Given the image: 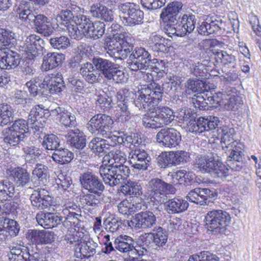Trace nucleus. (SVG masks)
<instances>
[{
  "label": "nucleus",
  "instance_id": "1",
  "mask_svg": "<svg viewBox=\"0 0 261 261\" xmlns=\"http://www.w3.org/2000/svg\"><path fill=\"white\" fill-rule=\"evenodd\" d=\"M218 135L221 138L222 147L212 156H197L193 164V169L203 173H209L218 177H226L228 168L221 161L225 160L227 165L232 170H240L245 165L243 161L244 145L233 140L234 129L223 126L218 129Z\"/></svg>",
  "mask_w": 261,
  "mask_h": 261
},
{
  "label": "nucleus",
  "instance_id": "2",
  "mask_svg": "<svg viewBox=\"0 0 261 261\" xmlns=\"http://www.w3.org/2000/svg\"><path fill=\"white\" fill-rule=\"evenodd\" d=\"M163 93L162 87L154 82L144 86L136 93L134 103L139 110H155L143 118L145 127L160 128L169 124L174 120V113L171 109L166 106L156 107L162 101Z\"/></svg>",
  "mask_w": 261,
  "mask_h": 261
},
{
  "label": "nucleus",
  "instance_id": "3",
  "mask_svg": "<svg viewBox=\"0 0 261 261\" xmlns=\"http://www.w3.org/2000/svg\"><path fill=\"white\" fill-rule=\"evenodd\" d=\"M112 118L106 114H98L93 116L87 124L88 130L92 134L111 139L114 143H120L118 137L113 134Z\"/></svg>",
  "mask_w": 261,
  "mask_h": 261
},
{
  "label": "nucleus",
  "instance_id": "4",
  "mask_svg": "<svg viewBox=\"0 0 261 261\" xmlns=\"http://www.w3.org/2000/svg\"><path fill=\"white\" fill-rule=\"evenodd\" d=\"M231 219L230 214L225 211H210L204 217V226L213 234H225Z\"/></svg>",
  "mask_w": 261,
  "mask_h": 261
},
{
  "label": "nucleus",
  "instance_id": "5",
  "mask_svg": "<svg viewBox=\"0 0 261 261\" xmlns=\"http://www.w3.org/2000/svg\"><path fill=\"white\" fill-rule=\"evenodd\" d=\"M113 38L107 41L106 49L110 57L115 59L126 58L130 51L127 48L131 38L126 33H113Z\"/></svg>",
  "mask_w": 261,
  "mask_h": 261
},
{
  "label": "nucleus",
  "instance_id": "6",
  "mask_svg": "<svg viewBox=\"0 0 261 261\" xmlns=\"http://www.w3.org/2000/svg\"><path fill=\"white\" fill-rule=\"evenodd\" d=\"M28 122L23 119L14 121L12 125L2 132L5 143L14 146L23 141L29 134Z\"/></svg>",
  "mask_w": 261,
  "mask_h": 261
},
{
  "label": "nucleus",
  "instance_id": "7",
  "mask_svg": "<svg viewBox=\"0 0 261 261\" xmlns=\"http://www.w3.org/2000/svg\"><path fill=\"white\" fill-rule=\"evenodd\" d=\"M99 172L105 184L114 187L122 184L128 176L130 170L127 166L118 168L117 166H109L102 164L99 169Z\"/></svg>",
  "mask_w": 261,
  "mask_h": 261
},
{
  "label": "nucleus",
  "instance_id": "8",
  "mask_svg": "<svg viewBox=\"0 0 261 261\" xmlns=\"http://www.w3.org/2000/svg\"><path fill=\"white\" fill-rule=\"evenodd\" d=\"M148 197L156 204L164 203L167 199L166 195L174 191V188L163 180L154 177L149 180L146 185Z\"/></svg>",
  "mask_w": 261,
  "mask_h": 261
},
{
  "label": "nucleus",
  "instance_id": "9",
  "mask_svg": "<svg viewBox=\"0 0 261 261\" xmlns=\"http://www.w3.org/2000/svg\"><path fill=\"white\" fill-rule=\"evenodd\" d=\"M118 9L125 25L132 27L142 23L144 13L139 6L133 3H126L119 5Z\"/></svg>",
  "mask_w": 261,
  "mask_h": 261
},
{
  "label": "nucleus",
  "instance_id": "10",
  "mask_svg": "<svg viewBox=\"0 0 261 261\" xmlns=\"http://www.w3.org/2000/svg\"><path fill=\"white\" fill-rule=\"evenodd\" d=\"M151 56L148 51L142 47L136 48L130 54L127 61L128 68L133 71L147 70Z\"/></svg>",
  "mask_w": 261,
  "mask_h": 261
},
{
  "label": "nucleus",
  "instance_id": "11",
  "mask_svg": "<svg viewBox=\"0 0 261 261\" xmlns=\"http://www.w3.org/2000/svg\"><path fill=\"white\" fill-rule=\"evenodd\" d=\"M92 24L89 17L79 14L75 16L74 24L67 25L68 34L72 38L80 40L86 36Z\"/></svg>",
  "mask_w": 261,
  "mask_h": 261
},
{
  "label": "nucleus",
  "instance_id": "12",
  "mask_svg": "<svg viewBox=\"0 0 261 261\" xmlns=\"http://www.w3.org/2000/svg\"><path fill=\"white\" fill-rule=\"evenodd\" d=\"M176 28L172 30V33L177 36H184L187 33H190L195 28L196 23V16L194 12L191 10L181 14L178 17Z\"/></svg>",
  "mask_w": 261,
  "mask_h": 261
},
{
  "label": "nucleus",
  "instance_id": "13",
  "mask_svg": "<svg viewBox=\"0 0 261 261\" xmlns=\"http://www.w3.org/2000/svg\"><path fill=\"white\" fill-rule=\"evenodd\" d=\"M43 41L41 38L34 34L28 37L24 43L23 47L26 53V59L31 62L35 61L42 54Z\"/></svg>",
  "mask_w": 261,
  "mask_h": 261
},
{
  "label": "nucleus",
  "instance_id": "14",
  "mask_svg": "<svg viewBox=\"0 0 261 261\" xmlns=\"http://www.w3.org/2000/svg\"><path fill=\"white\" fill-rule=\"evenodd\" d=\"M157 141L166 147L176 146L181 140V135L175 129L170 127L163 128L156 136Z\"/></svg>",
  "mask_w": 261,
  "mask_h": 261
},
{
  "label": "nucleus",
  "instance_id": "15",
  "mask_svg": "<svg viewBox=\"0 0 261 261\" xmlns=\"http://www.w3.org/2000/svg\"><path fill=\"white\" fill-rule=\"evenodd\" d=\"M42 87L48 90L50 94L61 92L65 87V84L61 73L54 71L50 75L45 76L42 83Z\"/></svg>",
  "mask_w": 261,
  "mask_h": 261
},
{
  "label": "nucleus",
  "instance_id": "16",
  "mask_svg": "<svg viewBox=\"0 0 261 261\" xmlns=\"http://www.w3.org/2000/svg\"><path fill=\"white\" fill-rule=\"evenodd\" d=\"M116 96L118 108L116 114V120L119 122L127 124L131 118L129 107L132 105V101L126 98L120 92H117Z\"/></svg>",
  "mask_w": 261,
  "mask_h": 261
},
{
  "label": "nucleus",
  "instance_id": "17",
  "mask_svg": "<svg viewBox=\"0 0 261 261\" xmlns=\"http://www.w3.org/2000/svg\"><path fill=\"white\" fill-rule=\"evenodd\" d=\"M30 199L33 206L37 210H43L51 206L53 203L52 197L48 191L44 189L34 190Z\"/></svg>",
  "mask_w": 261,
  "mask_h": 261
},
{
  "label": "nucleus",
  "instance_id": "18",
  "mask_svg": "<svg viewBox=\"0 0 261 261\" xmlns=\"http://www.w3.org/2000/svg\"><path fill=\"white\" fill-rule=\"evenodd\" d=\"M130 164L134 168L139 170L147 169L151 160L147 152L143 149H132L129 155Z\"/></svg>",
  "mask_w": 261,
  "mask_h": 261
},
{
  "label": "nucleus",
  "instance_id": "19",
  "mask_svg": "<svg viewBox=\"0 0 261 261\" xmlns=\"http://www.w3.org/2000/svg\"><path fill=\"white\" fill-rule=\"evenodd\" d=\"M66 240L71 244L75 243L77 245L75 249L74 255L77 258L81 259L89 258L95 253V245L91 242H84L81 243H76L75 238L72 236L66 237Z\"/></svg>",
  "mask_w": 261,
  "mask_h": 261
},
{
  "label": "nucleus",
  "instance_id": "20",
  "mask_svg": "<svg viewBox=\"0 0 261 261\" xmlns=\"http://www.w3.org/2000/svg\"><path fill=\"white\" fill-rule=\"evenodd\" d=\"M156 221L155 215L152 212L146 211L135 214L131 222L136 228L146 229L153 227Z\"/></svg>",
  "mask_w": 261,
  "mask_h": 261
},
{
  "label": "nucleus",
  "instance_id": "21",
  "mask_svg": "<svg viewBox=\"0 0 261 261\" xmlns=\"http://www.w3.org/2000/svg\"><path fill=\"white\" fill-rule=\"evenodd\" d=\"M182 7V4L180 2H172L163 10L160 17L170 25H177L179 17L178 14Z\"/></svg>",
  "mask_w": 261,
  "mask_h": 261
},
{
  "label": "nucleus",
  "instance_id": "22",
  "mask_svg": "<svg viewBox=\"0 0 261 261\" xmlns=\"http://www.w3.org/2000/svg\"><path fill=\"white\" fill-rule=\"evenodd\" d=\"M83 188L88 192L103 191L105 186L99 178L91 172L83 173L80 179Z\"/></svg>",
  "mask_w": 261,
  "mask_h": 261
},
{
  "label": "nucleus",
  "instance_id": "23",
  "mask_svg": "<svg viewBox=\"0 0 261 261\" xmlns=\"http://www.w3.org/2000/svg\"><path fill=\"white\" fill-rule=\"evenodd\" d=\"M20 58L19 54L5 48L0 50V68L1 69H10L17 67L20 63Z\"/></svg>",
  "mask_w": 261,
  "mask_h": 261
},
{
  "label": "nucleus",
  "instance_id": "24",
  "mask_svg": "<svg viewBox=\"0 0 261 261\" xmlns=\"http://www.w3.org/2000/svg\"><path fill=\"white\" fill-rule=\"evenodd\" d=\"M65 137L67 143L72 147L82 150L86 146V136L78 128L70 130Z\"/></svg>",
  "mask_w": 261,
  "mask_h": 261
},
{
  "label": "nucleus",
  "instance_id": "25",
  "mask_svg": "<svg viewBox=\"0 0 261 261\" xmlns=\"http://www.w3.org/2000/svg\"><path fill=\"white\" fill-rule=\"evenodd\" d=\"M126 161L125 153L119 150H112L106 154L103 158L102 164L109 166H117L118 168L126 166L124 165Z\"/></svg>",
  "mask_w": 261,
  "mask_h": 261
},
{
  "label": "nucleus",
  "instance_id": "26",
  "mask_svg": "<svg viewBox=\"0 0 261 261\" xmlns=\"http://www.w3.org/2000/svg\"><path fill=\"white\" fill-rule=\"evenodd\" d=\"M93 65V63L86 62L82 64L80 68V73L83 79L91 84L99 83L102 79L100 73L94 68Z\"/></svg>",
  "mask_w": 261,
  "mask_h": 261
},
{
  "label": "nucleus",
  "instance_id": "27",
  "mask_svg": "<svg viewBox=\"0 0 261 261\" xmlns=\"http://www.w3.org/2000/svg\"><path fill=\"white\" fill-rule=\"evenodd\" d=\"M64 60V55L61 53H48L43 57L41 70L47 71L55 69L61 65Z\"/></svg>",
  "mask_w": 261,
  "mask_h": 261
},
{
  "label": "nucleus",
  "instance_id": "28",
  "mask_svg": "<svg viewBox=\"0 0 261 261\" xmlns=\"http://www.w3.org/2000/svg\"><path fill=\"white\" fill-rule=\"evenodd\" d=\"M222 24L221 20H212L211 18H206L201 24L199 23L197 30L199 34L207 36L219 32L221 29Z\"/></svg>",
  "mask_w": 261,
  "mask_h": 261
},
{
  "label": "nucleus",
  "instance_id": "29",
  "mask_svg": "<svg viewBox=\"0 0 261 261\" xmlns=\"http://www.w3.org/2000/svg\"><path fill=\"white\" fill-rule=\"evenodd\" d=\"M50 114L54 116H57L60 122L66 127H74L76 125L75 115L64 108L58 107L55 109L51 110Z\"/></svg>",
  "mask_w": 261,
  "mask_h": 261
},
{
  "label": "nucleus",
  "instance_id": "30",
  "mask_svg": "<svg viewBox=\"0 0 261 261\" xmlns=\"http://www.w3.org/2000/svg\"><path fill=\"white\" fill-rule=\"evenodd\" d=\"M211 191L206 188H195L189 192L187 196V199L192 202L199 204L201 205L207 204L210 198Z\"/></svg>",
  "mask_w": 261,
  "mask_h": 261
},
{
  "label": "nucleus",
  "instance_id": "31",
  "mask_svg": "<svg viewBox=\"0 0 261 261\" xmlns=\"http://www.w3.org/2000/svg\"><path fill=\"white\" fill-rule=\"evenodd\" d=\"M38 223L45 228H53L60 223L62 219L57 215L51 213H43L40 212L36 215Z\"/></svg>",
  "mask_w": 261,
  "mask_h": 261
},
{
  "label": "nucleus",
  "instance_id": "32",
  "mask_svg": "<svg viewBox=\"0 0 261 261\" xmlns=\"http://www.w3.org/2000/svg\"><path fill=\"white\" fill-rule=\"evenodd\" d=\"M164 202L165 210L170 214L182 213L189 206L188 202L180 197H175Z\"/></svg>",
  "mask_w": 261,
  "mask_h": 261
},
{
  "label": "nucleus",
  "instance_id": "33",
  "mask_svg": "<svg viewBox=\"0 0 261 261\" xmlns=\"http://www.w3.org/2000/svg\"><path fill=\"white\" fill-rule=\"evenodd\" d=\"M32 21L34 22L37 31L39 33L45 36H48L52 34L53 28L48 18L45 15L43 14L35 15Z\"/></svg>",
  "mask_w": 261,
  "mask_h": 261
},
{
  "label": "nucleus",
  "instance_id": "34",
  "mask_svg": "<svg viewBox=\"0 0 261 261\" xmlns=\"http://www.w3.org/2000/svg\"><path fill=\"white\" fill-rule=\"evenodd\" d=\"M111 146V145L107 140L100 137L93 138L89 144V148L98 155H102L107 153Z\"/></svg>",
  "mask_w": 261,
  "mask_h": 261
},
{
  "label": "nucleus",
  "instance_id": "35",
  "mask_svg": "<svg viewBox=\"0 0 261 261\" xmlns=\"http://www.w3.org/2000/svg\"><path fill=\"white\" fill-rule=\"evenodd\" d=\"M219 123V120L217 117L210 116L207 118L200 117L197 120V127H195L197 128L196 134L215 129Z\"/></svg>",
  "mask_w": 261,
  "mask_h": 261
},
{
  "label": "nucleus",
  "instance_id": "36",
  "mask_svg": "<svg viewBox=\"0 0 261 261\" xmlns=\"http://www.w3.org/2000/svg\"><path fill=\"white\" fill-rule=\"evenodd\" d=\"M115 248L122 253H129L134 249V241L133 238L126 235H120L114 241Z\"/></svg>",
  "mask_w": 261,
  "mask_h": 261
},
{
  "label": "nucleus",
  "instance_id": "37",
  "mask_svg": "<svg viewBox=\"0 0 261 261\" xmlns=\"http://www.w3.org/2000/svg\"><path fill=\"white\" fill-rule=\"evenodd\" d=\"M92 63L97 70L100 71L105 79L110 76V73L116 64L114 62L101 58H93Z\"/></svg>",
  "mask_w": 261,
  "mask_h": 261
},
{
  "label": "nucleus",
  "instance_id": "38",
  "mask_svg": "<svg viewBox=\"0 0 261 261\" xmlns=\"http://www.w3.org/2000/svg\"><path fill=\"white\" fill-rule=\"evenodd\" d=\"M11 177L17 186L23 187L30 181V174L27 170L21 167L12 169L10 171Z\"/></svg>",
  "mask_w": 261,
  "mask_h": 261
},
{
  "label": "nucleus",
  "instance_id": "39",
  "mask_svg": "<svg viewBox=\"0 0 261 261\" xmlns=\"http://www.w3.org/2000/svg\"><path fill=\"white\" fill-rule=\"evenodd\" d=\"M178 122L183 124L184 127H187V130L190 132L196 134L197 127V120L196 121L191 116L190 113L188 111H181L177 116Z\"/></svg>",
  "mask_w": 261,
  "mask_h": 261
},
{
  "label": "nucleus",
  "instance_id": "40",
  "mask_svg": "<svg viewBox=\"0 0 261 261\" xmlns=\"http://www.w3.org/2000/svg\"><path fill=\"white\" fill-rule=\"evenodd\" d=\"M167 234L166 231L161 227H158L154 232L151 234V237L148 236L143 237V242H150V239H153V243L157 247H161L164 245L167 241Z\"/></svg>",
  "mask_w": 261,
  "mask_h": 261
},
{
  "label": "nucleus",
  "instance_id": "41",
  "mask_svg": "<svg viewBox=\"0 0 261 261\" xmlns=\"http://www.w3.org/2000/svg\"><path fill=\"white\" fill-rule=\"evenodd\" d=\"M214 54L217 61H219L223 66L234 68L236 65L237 59L230 50L216 51Z\"/></svg>",
  "mask_w": 261,
  "mask_h": 261
},
{
  "label": "nucleus",
  "instance_id": "42",
  "mask_svg": "<svg viewBox=\"0 0 261 261\" xmlns=\"http://www.w3.org/2000/svg\"><path fill=\"white\" fill-rule=\"evenodd\" d=\"M53 160L61 165L70 163L73 159V153L66 148H58L52 154Z\"/></svg>",
  "mask_w": 261,
  "mask_h": 261
},
{
  "label": "nucleus",
  "instance_id": "43",
  "mask_svg": "<svg viewBox=\"0 0 261 261\" xmlns=\"http://www.w3.org/2000/svg\"><path fill=\"white\" fill-rule=\"evenodd\" d=\"M15 110L7 103L0 104V126H5L12 121Z\"/></svg>",
  "mask_w": 261,
  "mask_h": 261
},
{
  "label": "nucleus",
  "instance_id": "44",
  "mask_svg": "<svg viewBox=\"0 0 261 261\" xmlns=\"http://www.w3.org/2000/svg\"><path fill=\"white\" fill-rule=\"evenodd\" d=\"M165 38L162 37L156 32L152 33L148 39V43L149 46L154 51L164 52L167 51V47L165 45Z\"/></svg>",
  "mask_w": 261,
  "mask_h": 261
},
{
  "label": "nucleus",
  "instance_id": "45",
  "mask_svg": "<svg viewBox=\"0 0 261 261\" xmlns=\"http://www.w3.org/2000/svg\"><path fill=\"white\" fill-rule=\"evenodd\" d=\"M15 193L14 185L9 179L0 181V201L3 202L12 198Z\"/></svg>",
  "mask_w": 261,
  "mask_h": 261
},
{
  "label": "nucleus",
  "instance_id": "46",
  "mask_svg": "<svg viewBox=\"0 0 261 261\" xmlns=\"http://www.w3.org/2000/svg\"><path fill=\"white\" fill-rule=\"evenodd\" d=\"M16 41L15 34L8 29H0V50L10 48Z\"/></svg>",
  "mask_w": 261,
  "mask_h": 261
},
{
  "label": "nucleus",
  "instance_id": "47",
  "mask_svg": "<svg viewBox=\"0 0 261 261\" xmlns=\"http://www.w3.org/2000/svg\"><path fill=\"white\" fill-rule=\"evenodd\" d=\"M45 110L40 107L39 105L36 106L31 109L28 119L32 123L38 121L41 122V119H42L43 121L45 122L46 118L51 115L49 114L48 112H45Z\"/></svg>",
  "mask_w": 261,
  "mask_h": 261
},
{
  "label": "nucleus",
  "instance_id": "48",
  "mask_svg": "<svg viewBox=\"0 0 261 261\" xmlns=\"http://www.w3.org/2000/svg\"><path fill=\"white\" fill-rule=\"evenodd\" d=\"M10 261H48L39 252L31 250L25 252V256H9Z\"/></svg>",
  "mask_w": 261,
  "mask_h": 261
},
{
  "label": "nucleus",
  "instance_id": "49",
  "mask_svg": "<svg viewBox=\"0 0 261 261\" xmlns=\"http://www.w3.org/2000/svg\"><path fill=\"white\" fill-rule=\"evenodd\" d=\"M105 31V24L101 21L92 23L85 37L97 39L101 37Z\"/></svg>",
  "mask_w": 261,
  "mask_h": 261
},
{
  "label": "nucleus",
  "instance_id": "50",
  "mask_svg": "<svg viewBox=\"0 0 261 261\" xmlns=\"http://www.w3.org/2000/svg\"><path fill=\"white\" fill-rule=\"evenodd\" d=\"M0 225L5 228L9 233V237L16 236L19 231V226L18 224L14 220L10 219L5 217H0Z\"/></svg>",
  "mask_w": 261,
  "mask_h": 261
},
{
  "label": "nucleus",
  "instance_id": "51",
  "mask_svg": "<svg viewBox=\"0 0 261 261\" xmlns=\"http://www.w3.org/2000/svg\"><path fill=\"white\" fill-rule=\"evenodd\" d=\"M103 191L89 192L90 193L84 195L82 202L85 206L94 207L100 203Z\"/></svg>",
  "mask_w": 261,
  "mask_h": 261
},
{
  "label": "nucleus",
  "instance_id": "52",
  "mask_svg": "<svg viewBox=\"0 0 261 261\" xmlns=\"http://www.w3.org/2000/svg\"><path fill=\"white\" fill-rule=\"evenodd\" d=\"M41 143L44 149L55 151L60 145L59 138L53 134L44 135Z\"/></svg>",
  "mask_w": 261,
  "mask_h": 261
},
{
  "label": "nucleus",
  "instance_id": "53",
  "mask_svg": "<svg viewBox=\"0 0 261 261\" xmlns=\"http://www.w3.org/2000/svg\"><path fill=\"white\" fill-rule=\"evenodd\" d=\"M42 83L41 80L37 77L26 83L30 95L35 96L38 94H43L45 93V90L42 87Z\"/></svg>",
  "mask_w": 261,
  "mask_h": 261
},
{
  "label": "nucleus",
  "instance_id": "54",
  "mask_svg": "<svg viewBox=\"0 0 261 261\" xmlns=\"http://www.w3.org/2000/svg\"><path fill=\"white\" fill-rule=\"evenodd\" d=\"M49 43L52 47L58 50L65 49L70 45L69 39L65 36L51 37Z\"/></svg>",
  "mask_w": 261,
  "mask_h": 261
},
{
  "label": "nucleus",
  "instance_id": "55",
  "mask_svg": "<svg viewBox=\"0 0 261 261\" xmlns=\"http://www.w3.org/2000/svg\"><path fill=\"white\" fill-rule=\"evenodd\" d=\"M122 191L126 194L139 196L142 194V187L138 183L133 181H128L122 187Z\"/></svg>",
  "mask_w": 261,
  "mask_h": 261
},
{
  "label": "nucleus",
  "instance_id": "56",
  "mask_svg": "<svg viewBox=\"0 0 261 261\" xmlns=\"http://www.w3.org/2000/svg\"><path fill=\"white\" fill-rule=\"evenodd\" d=\"M157 160L161 168H166L174 165L172 151L162 152Z\"/></svg>",
  "mask_w": 261,
  "mask_h": 261
},
{
  "label": "nucleus",
  "instance_id": "57",
  "mask_svg": "<svg viewBox=\"0 0 261 261\" xmlns=\"http://www.w3.org/2000/svg\"><path fill=\"white\" fill-rule=\"evenodd\" d=\"M204 83L197 78L189 79L186 82L185 87L187 91H191L198 93L202 92Z\"/></svg>",
  "mask_w": 261,
  "mask_h": 261
},
{
  "label": "nucleus",
  "instance_id": "58",
  "mask_svg": "<svg viewBox=\"0 0 261 261\" xmlns=\"http://www.w3.org/2000/svg\"><path fill=\"white\" fill-rule=\"evenodd\" d=\"M110 74V76L106 78L108 81H112L116 83H122L125 81L126 77L124 72L120 70L116 64H115V66L113 67Z\"/></svg>",
  "mask_w": 261,
  "mask_h": 261
},
{
  "label": "nucleus",
  "instance_id": "59",
  "mask_svg": "<svg viewBox=\"0 0 261 261\" xmlns=\"http://www.w3.org/2000/svg\"><path fill=\"white\" fill-rule=\"evenodd\" d=\"M243 103L242 98L237 95L230 96L228 99L224 100L223 102L224 108L227 110H235Z\"/></svg>",
  "mask_w": 261,
  "mask_h": 261
},
{
  "label": "nucleus",
  "instance_id": "60",
  "mask_svg": "<svg viewBox=\"0 0 261 261\" xmlns=\"http://www.w3.org/2000/svg\"><path fill=\"white\" fill-rule=\"evenodd\" d=\"M74 18L72 12L70 10H62L57 16L58 22L64 24L67 28L70 24H74Z\"/></svg>",
  "mask_w": 261,
  "mask_h": 261
},
{
  "label": "nucleus",
  "instance_id": "61",
  "mask_svg": "<svg viewBox=\"0 0 261 261\" xmlns=\"http://www.w3.org/2000/svg\"><path fill=\"white\" fill-rule=\"evenodd\" d=\"M119 143L123 142L125 146H128L129 147L133 148L138 147L141 143V140L138 135L136 134H132L126 136L124 140L122 138L118 137Z\"/></svg>",
  "mask_w": 261,
  "mask_h": 261
},
{
  "label": "nucleus",
  "instance_id": "62",
  "mask_svg": "<svg viewBox=\"0 0 261 261\" xmlns=\"http://www.w3.org/2000/svg\"><path fill=\"white\" fill-rule=\"evenodd\" d=\"M32 173L41 181L46 180L49 177L48 167L42 164H36Z\"/></svg>",
  "mask_w": 261,
  "mask_h": 261
},
{
  "label": "nucleus",
  "instance_id": "63",
  "mask_svg": "<svg viewBox=\"0 0 261 261\" xmlns=\"http://www.w3.org/2000/svg\"><path fill=\"white\" fill-rule=\"evenodd\" d=\"M96 106H99L104 111H109L113 107V100L111 97L99 95L95 99Z\"/></svg>",
  "mask_w": 261,
  "mask_h": 261
},
{
  "label": "nucleus",
  "instance_id": "64",
  "mask_svg": "<svg viewBox=\"0 0 261 261\" xmlns=\"http://www.w3.org/2000/svg\"><path fill=\"white\" fill-rule=\"evenodd\" d=\"M22 150L25 154V160L29 162L35 161L41 154L39 149L34 146H26Z\"/></svg>",
  "mask_w": 261,
  "mask_h": 261
}]
</instances>
